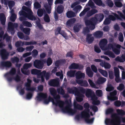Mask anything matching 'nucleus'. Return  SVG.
<instances>
[{"mask_svg": "<svg viewBox=\"0 0 125 125\" xmlns=\"http://www.w3.org/2000/svg\"><path fill=\"white\" fill-rule=\"evenodd\" d=\"M83 107L85 108L81 113V115H84L88 116V114H89L90 110L89 108L90 106L89 104L87 103H85L83 104Z\"/></svg>", "mask_w": 125, "mask_h": 125, "instance_id": "423d86ee", "label": "nucleus"}, {"mask_svg": "<svg viewBox=\"0 0 125 125\" xmlns=\"http://www.w3.org/2000/svg\"><path fill=\"white\" fill-rule=\"evenodd\" d=\"M11 66L12 64L9 61H1L0 63V68L2 69H3L4 67L9 68Z\"/></svg>", "mask_w": 125, "mask_h": 125, "instance_id": "9b49d317", "label": "nucleus"}, {"mask_svg": "<svg viewBox=\"0 0 125 125\" xmlns=\"http://www.w3.org/2000/svg\"><path fill=\"white\" fill-rule=\"evenodd\" d=\"M115 75V77H120L119 71V69L117 67L114 68Z\"/></svg>", "mask_w": 125, "mask_h": 125, "instance_id": "6e6d98bb", "label": "nucleus"}, {"mask_svg": "<svg viewBox=\"0 0 125 125\" xmlns=\"http://www.w3.org/2000/svg\"><path fill=\"white\" fill-rule=\"evenodd\" d=\"M0 20L1 24L3 25H5L6 20V18L5 17L4 14L3 13L0 14Z\"/></svg>", "mask_w": 125, "mask_h": 125, "instance_id": "c756f323", "label": "nucleus"}, {"mask_svg": "<svg viewBox=\"0 0 125 125\" xmlns=\"http://www.w3.org/2000/svg\"><path fill=\"white\" fill-rule=\"evenodd\" d=\"M76 71L75 70H70L67 72V74L68 76L72 77H74L75 75Z\"/></svg>", "mask_w": 125, "mask_h": 125, "instance_id": "473e14b6", "label": "nucleus"}, {"mask_svg": "<svg viewBox=\"0 0 125 125\" xmlns=\"http://www.w3.org/2000/svg\"><path fill=\"white\" fill-rule=\"evenodd\" d=\"M121 47V45H120L118 44L116 45V44L114 43L113 44L109 43L108 45V48H118L120 49Z\"/></svg>", "mask_w": 125, "mask_h": 125, "instance_id": "e433bc0d", "label": "nucleus"}, {"mask_svg": "<svg viewBox=\"0 0 125 125\" xmlns=\"http://www.w3.org/2000/svg\"><path fill=\"white\" fill-rule=\"evenodd\" d=\"M82 8V7L81 5H79L75 6L73 10L76 13H77L80 12Z\"/></svg>", "mask_w": 125, "mask_h": 125, "instance_id": "c03bdc74", "label": "nucleus"}, {"mask_svg": "<svg viewBox=\"0 0 125 125\" xmlns=\"http://www.w3.org/2000/svg\"><path fill=\"white\" fill-rule=\"evenodd\" d=\"M106 80V78L103 77H100L98 78L97 83L98 84H101L104 83Z\"/></svg>", "mask_w": 125, "mask_h": 125, "instance_id": "f704fd0d", "label": "nucleus"}, {"mask_svg": "<svg viewBox=\"0 0 125 125\" xmlns=\"http://www.w3.org/2000/svg\"><path fill=\"white\" fill-rule=\"evenodd\" d=\"M18 26V24L17 23H13L11 22H9L8 23V29L11 31L12 34H14V28H17Z\"/></svg>", "mask_w": 125, "mask_h": 125, "instance_id": "1a4fd4ad", "label": "nucleus"}, {"mask_svg": "<svg viewBox=\"0 0 125 125\" xmlns=\"http://www.w3.org/2000/svg\"><path fill=\"white\" fill-rule=\"evenodd\" d=\"M10 60L13 63H14L15 62L18 63L19 62L20 60L19 58L17 57H14L11 58Z\"/></svg>", "mask_w": 125, "mask_h": 125, "instance_id": "3c124183", "label": "nucleus"}, {"mask_svg": "<svg viewBox=\"0 0 125 125\" xmlns=\"http://www.w3.org/2000/svg\"><path fill=\"white\" fill-rule=\"evenodd\" d=\"M0 54L1 59L5 60L8 59L9 53L5 49H3L0 51Z\"/></svg>", "mask_w": 125, "mask_h": 125, "instance_id": "ddd939ff", "label": "nucleus"}, {"mask_svg": "<svg viewBox=\"0 0 125 125\" xmlns=\"http://www.w3.org/2000/svg\"><path fill=\"white\" fill-rule=\"evenodd\" d=\"M103 32L100 31H97L93 33V35L95 37L97 38H101L103 35Z\"/></svg>", "mask_w": 125, "mask_h": 125, "instance_id": "a878e982", "label": "nucleus"}, {"mask_svg": "<svg viewBox=\"0 0 125 125\" xmlns=\"http://www.w3.org/2000/svg\"><path fill=\"white\" fill-rule=\"evenodd\" d=\"M45 74L44 75L41 74L39 76H41V81L42 82H44L45 81L44 77L45 78L46 80H48L50 78L51 75L50 72H46V71H45Z\"/></svg>", "mask_w": 125, "mask_h": 125, "instance_id": "dca6fc26", "label": "nucleus"}, {"mask_svg": "<svg viewBox=\"0 0 125 125\" xmlns=\"http://www.w3.org/2000/svg\"><path fill=\"white\" fill-rule=\"evenodd\" d=\"M48 83L51 86H57L59 85V81L57 79H52L49 81Z\"/></svg>", "mask_w": 125, "mask_h": 125, "instance_id": "6ab92c4d", "label": "nucleus"}, {"mask_svg": "<svg viewBox=\"0 0 125 125\" xmlns=\"http://www.w3.org/2000/svg\"><path fill=\"white\" fill-rule=\"evenodd\" d=\"M47 97V94H46L43 93H40L38 94V96L37 97V100L39 101H41L42 99H44V102L45 103L48 104L50 100L46 99Z\"/></svg>", "mask_w": 125, "mask_h": 125, "instance_id": "20e7f679", "label": "nucleus"}, {"mask_svg": "<svg viewBox=\"0 0 125 125\" xmlns=\"http://www.w3.org/2000/svg\"><path fill=\"white\" fill-rule=\"evenodd\" d=\"M96 95L99 97H101L102 96V91L101 90H98L96 91Z\"/></svg>", "mask_w": 125, "mask_h": 125, "instance_id": "774afa93", "label": "nucleus"}, {"mask_svg": "<svg viewBox=\"0 0 125 125\" xmlns=\"http://www.w3.org/2000/svg\"><path fill=\"white\" fill-rule=\"evenodd\" d=\"M22 24L24 26H25L30 27H31L32 26L31 24L27 21H23L22 22Z\"/></svg>", "mask_w": 125, "mask_h": 125, "instance_id": "8fccbe9b", "label": "nucleus"}, {"mask_svg": "<svg viewBox=\"0 0 125 125\" xmlns=\"http://www.w3.org/2000/svg\"><path fill=\"white\" fill-rule=\"evenodd\" d=\"M50 91V93L54 99H60V96L59 95L57 94V91L53 88H51Z\"/></svg>", "mask_w": 125, "mask_h": 125, "instance_id": "aec40b11", "label": "nucleus"}, {"mask_svg": "<svg viewBox=\"0 0 125 125\" xmlns=\"http://www.w3.org/2000/svg\"><path fill=\"white\" fill-rule=\"evenodd\" d=\"M76 83L81 86L87 87L89 85L87 82L85 80H77L76 81Z\"/></svg>", "mask_w": 125, "mask_h": 125, "instance_id": "412c9836", "label": "nucleus"}, {"mask_svg": "<svg viewBox=\"0 0 125 125\" xmlns=\"http://www.w3.org/2000/svg\"><path fill=\"white\" fill-rule=\"evenodd\" d=\"M33 12L26 14L25 17L31 21H35L36 20V18L33 15Z\"/></svg>", "mask_w": 125, "mask_h": 125, "instance_id": "c85d7f7f", "label": "nucleus"}, {"mask_svg": "<svg viewBox=\"0 0 125 125\" xmlns=\"http://www.w3.org/2000/svg\"><path fill=\"white\" fill-rule=\"evenodd\" d=\"M81 26L79 24L75 25L73 27L74 31L75 32H78L80 30Z\"/></svg>", "mask_w": 125, "mask_h": 125, "instance_id": "72a5a7b5", "label": "nucleus"}, {"mask_svg": "<svg viewBox=\"0 0 125 125\" xmlns=\"http://www.w3.org/2000/svg\"><path fill=\"white\" fill-rule=\"evenodd\" d=\"M88 116L83 115H81L82 118H84L86 122L88 124H92L93 122L94 119V118L93 117L91 119H89L90 117V114H88Z\"/></svg>", "mask_w": 125, "mask_h": 125, "instance_id": "f3484780", "label": "nucleus"}, {"mask_svg": "<svg viewBox=\"0 0 125 125\" xmlns=\"http://www.w3.org/2000/svg\"><path fill=\"white\" fill-rule=\"evenodd\" d=\"M77 92H79L82 94H85L86 92V90L84 89L83 87H80L79 89Z\"/></svg>", "mask_w": 125, "mask_h": 125, "instance_id": "338daca9", "label": "nucleus"}, {"mask_svg": "<svg viewBox=\"0 0 125 125\" xmlns=\"http://www.w3.org/2000/svg\"><path fill=\"white\" fill-rule=\"evenodd\" d=\"M115 60L116 61L123 62L124 61H125V55L122 54L121 57L118 56L115 58Z\"/></svg>", "mask_w": 125, "mask_h": 125, "instance_id": "7c9ffc66", "label": "nucleus"}, {"mask_svg": "<svg viewBox=\"0 0 125 125\" xmlns=\"http://www.w3.org/2000/svg\"><path fill=\"white\" fill-rule=\"evenodd\" d=\"M96 16L97 18L98 21L99 22H101L103 19L104 16L103 13H99L98 14H96Z\"/></svg>", "mask_w": 125, "mask_h": 125, "instance_id": "a19ab883", "label": "nucleus"}, {"mask_svg": "<svg viewBox=\"0 0 125 125\" xmlns=\"http://www.w3.org/2000/svg\"><path fill=\"white\" fill-rule=\"evenodd\" d=\"M64 10V7L62 5H59L58 6L56 9V11L59 14L62 13Z\"/></svg>", "mask_w": 125, "mask_h": 125, "instance_id": "79ce46f5", "label": "nucleus"}, {"mask_svg": "<svg viewBox=\"0 0 125 125\" xmlns=\"http://www.w3.org/2000/svg\"><path fill=\"white\" fill-rule=\"evenodd\" d=\"M123 12L125 14V16L119 11H117V12L119 14V16L121 18V19L122 18L125 20V9L123 10Z\"/></svg>", "mask_w": 125, "mask_h": 125, "instance_id": "bf43d9fd", "label": "nucleus"}, {"mask_svg": "<svg viewBox=\"0 0 125 125\" xmlns=\"http://www.w3.org/2000/svg\"><path fill=\"white\" fill-rule=\"evenodd\" d=\"M13 79L16 82H18L21 81V77L19 75L17 74L15 77H13Z\"/></svg>", "mask_w": 125, "mask_h": 125, "instance_id": "0e129e2a", "label": "nucleus"}, {"mask_svg": "<svg viewBox=\"0 0 125 125\" xmlns=\"http://www.w3.org/2000/svg\"><path fill=\"white\" fill-rule=\"evenodd\" d=\"M116 112L118 115L121 116H123L125 115V112L123 110L117 109L116 110Z\"/></svg>", "mask_w": 125, "mask_h": 125, "instance_id": "49530a36", "label": "nucleus"}, {"mask_svg": "<svg viewBox=\"0 0 125 125\" xmlns=\"http://www.w3.org/2000/svg\"><path fill=\"white\" fill-rule=\"evenodd\" d=\"M104 54L108 55L109 57L112 58H114L115 57L114 54L112 52L109 51H107L105 52Z\"/></svg>", "mask_w": 125, "mask_h": 125, "instance_id": "37998d69", "label": "nucleus"}, {"mask_svg": "<svg viewBox=\"0 0 125 125\" xmlns=\"http://www.w3.org/2000/svg\"><path fill=\"white\" fill-rule=\"evenodd\" d=\"M60 99H55L56 102H55L53 98L51 97L49 98L50 101H51L53 104L55 105L56 106H58L59 107L62 108L63 107L64 103L63 101L59 100Z\"/></svg>", "mask_w": 125, "mask_h": 125, "instance_id": "39448f33", "label": "nucleus"}, {"mask_svg": "<svg viewBox=\"0 0 125 125\" xmlns=\"http://www.w3.org/2000/svg\"><path fill=\"white\" fill-rule=\"evenodd\" d=\"M109 49H112L113 51L116 55H119L120 54V51L119 49H118L115 48H108Z\"/></svg>", "mask_w": 125, "mask_h": 125, "instance_id": "5fc2aeb1", "label": "nucleus"}, {"mask_svg": "<svg viewBox=\"0 0 125 125\" xmlns=\"http://www.w3.org/2000/svg\"><path fill=\"white\" fill-rule=\"evenodd\" d=\"M90 32L89 28L86 27L84 28L83 30V33L84 35H87Z\"/></svg>", "mask_w": 125, "mask_h": 125, "instance_id": "13d9d810", "label": "nucleus"}, {"mask_svg": "<svg viewBox=\"0 0 125 125\" xmlns=\"http://www.w3.org/2000/svg\"><path fill=\"white\" fill-rule=\"evenodd\" d=\"M30 29L29 28H25L23 29L22 31L25 34L29 35L30 33Z\"/></svg>", "mask_w": 125, "mask_h": 125, "instance_id": "4d7b16f0", "label": "nucleus"}, {"mask_svg": "<svg viewBox=\"0 0 125 125\" xmlns=\"http://www.w3.org/2000/svg\"><path fill=\"white\" fill-rule=\"evenodd\" d=\"M45 70H44L41 72V71L35 69H33L31 70V73L33 75H36L37 77L39 78V76L41 74L44 75L45 74Z\"/></svg>", "mask_w": 125, "mask_h": 125, "instance_id": "4468645a", "label": "nucleus"}, {"mask_svg": "<svg viewBox=\"0 0 125 125\" xmlns=\"http://www.w3.org/2000/svg\"><path fill=\"white\" fill-rule=\"evenodd\" d=\"M44 21L46 22H49L50 21V19L48 15L46 14H45L43 17Z\"/></svg>", "mask_w": 125, "mask_h": 125, "instance_id": "603ef678", "label": "nucleus"}, {"mask_svg": "<svg viewBox=\"0 0 125 125\" xmlns=\"http://www.w3.org/2000/svg\"><path fill=\"white\" fill-rule=\"evenodd\" d=\"M117 94V91L114 90L110 93V95L108 96V98L109 100L111 101H114L118 99V97L115 96Z\"/></svg>", "mask_w": 125, "mask_h": 125, "instance_id": "f8f14e48", "label": "nucleus"}, {"mask_svg": "<svg viewBox=\"0 0 125 125\" xmlns=\"http://www.w3.org/2000/svg\"><path fill=\"white\" fill-rule=\"evenodd\" d=\"M15 2L13 1H10L8 2V6L10 9L12 8L15 5Z\"/></svg>", "mask_w": 125, "mask_h": 125, "instance_id": "680f3d73", "label": "nucleus"}, {"mask_svg": "<svg viewBox=\"0 0 125 125\" xmlns=\"http://www.w3.org/2000/svg\"><path fill=\"white\" fill-rule=\"evenodd\" d=\"M107 40L105 39L101 40L100 42L99 45L100 48L102 50H105L106 49V46L107 43Z\"/></svg>", "mask_w": 125, "mask_h": 125, "instance_id": "2eb2a0df", "label": "nucleus"}, {"mask_svg": "<svg viewBox=\"0 0 125 125\" xmlns=\"http://www.w3.org/2000/svg\"><path fill=\"white\" fill-rule=\"evenodd\" d=\"M98 70L99 72H100L103 76L106 77H107L108 73L106 71L104 70L100 69H99Z\"/></svg>", "mask_w": 125, "mask_h": 125, "instance_id": "a18cd8bd", "label": "nucleus"}, {"mask_svg": "<svg viewBox=\"0 0 125 125\" xmlns=\"http://www.w3.org/2000/svg\"><path fill=\"white\" fill-rule=\"evenodd\" d=\"M43 60H35L34 62V66L35 68L37 69H42L43 66Z\"/></svg>", "mask_w": 125, "mask_h": 125, "instance_id": "0eeeda50", "label": "nucleus"}, {"mask_svg": "<svg viewBox=\"0 0 125 125\" xmlns=\"http://www.w3.org/2000/svg\"><path fill=\"white\" fill-rule=\"evenodd\" d=\"M65 62V60H58L56 61L55 62V65L58 67L59 65L62 63H64Z\"/></svg>", "mask_w": 125, "mask_h": 125, "instance_id": "4c0bfd02", "label": "nucleus"}, {"mask_svg": "<svg viewBox=\"0 0 125 125\" xmlns=\"http://www.w3.org/2000/svg\"><path fill=\"white\" fill-rule=\"evenodd\" d=\"M115 1H115V4L116 6L120 8L123 6L122 3L119 1V0H115Z\"/></svg>", "mask_w": 125, "mask_h": 125, "instance_id": "052dcab7", "label": "nucleus"}, {"mask_svg": "<svg viewBox=\"0 0 125 125\" xmlns=\"http://www.w3.org/2000/svg\"><path fill=\"white\" fill-rule=\"evenodd\" d=\"M78 89L76 87H73V88H68L67 89V91L69 93L74 94L77 91Z\"/></svg>", "mask_w": 125, "mask_h": 125, "instance_id": "2f4dec72", "label": "nucleus"}, {"mask_svg": "<svg viewBox=\"0 0 125 125\" xmlns=\"http://www.w3.org/2000/svg\"><path fill=\"white\" fill-rule=\"evenodd\" d=\"M45 12V11L44 9H40L38 10L37 14L38 16L41 17L43 16L44 13Z\"/></svg>", "mask_w": 125, "mask_h": 125, "instance_id": "c9c22d12", "label": "nucleus"}, {"mask_svg": "<svg viewBox=\"0 0 125 125\" xmlns=\"http://www.w3.org/2000/svg\"><path fill=\"white\" fill-rule=\"evenodd\" d=\"M66 103L67 105L65 108L63 109V112L72 115L75 114L76 111L71 108V104L69 103L67 101L66 102Z\"/></svg>", "mask_w": 125, "mask_h": 125, "instance_id": "7ed1b4c3", "label": "nucleus"}, {"mask_svg": "<svg viewBox=\"0 0 125 125\" xmlns=\"http://www.w3.org/2000/svg\"><path fill=\"white\" fill-rule=\"evenodd\" d=\"M85 95L87 97H89L92 95V92L91 89H88L86 90Z\"/></svg>", "mask_w": 125, "mask_h": 125, "instance_id": "09e8293b", "label": "nucleus"}, {"mask_svg": "<svg viewBox=\"0 0 125 125\" xmlns=\"http://www.w3.org/2000/svg\"><path fill=\"white\" fill-rule=\"evenodd\" d=\"M66 15L67 17L69 18L73 17L75 16V13L71 11H68L66 13Z\"/></svg>", "mask_w": 125, "mask_h": 125, "instance_id": "58836bf2", "label": "nucleus"}, {"mask_svg": "<svg viewBox=\"0 0 125 125\" xmlns=\"http://www.w3.org/2000/svg\"><path fill=\"white\" fill-rule=\"evenodd\" d=\"M74 109L77 112V109L81 110L83 109V107L80 104H77L76 102H74Z\"/></svg>", "mask_w": 125, "mask_h": 125, "instance_id": "cd10ccee", "label": "nucleus"}, {"mask_svg": "<svg viewBox=\"0 0 125 125\" xmlns=\"http://www.w3.org/2000/svg\"><path fill=\"white\" fill-rule=\"evenodd\" d=\"M57 91L58 94L63 95H64V97L67 98L68 97L69 95L68 94H65L64 90L62 87H61L60 88H58Z\"/></svg>", "mask_w": 125, "mask_h": 125, "instance_id": "4be33fe9", "label": "nucleus"}, {"mask_svg": "<svg viewBox=\"0 0 125 125\" xmlns=\"http://www.w3.org/2000/svg\"><path fill=\"white\" fill-rule=\"evenodd\" d=\"M32 64L31 63H25L23 66V68L27 69L31 66Z\"/></svg>", "mask_w": 125, "mask_h": 125, "instance_id": "69168bd1", "label": "nucleus"}, {"mask_svg": "<svg viewBox=\"0 0 125 125\" xmlns=\"http://www.w3.org/2000/svg\"><path fill=\"white\" fill-rule=\"evenodd\" d=\"M90 8L89 7L85 8L83 10L80 14L79 16L81 17L83 16L85 14L86 12L90 10Z\"/></svg>", "mask_w": 125, "mask_h": 125, "instance_id": "ea45409f", "label": "nucleus"}, {"mask_svg": "<svg viewBox=\"0 0 125 125\" xmlns=\"http://www.w3.org/2000/svg\"><path fill=\"white\" fill-rule=\"evenodd\" d=\"M84 66L82 65H79L75 63H73L69 66V68L70 69H78L79 70L82 69Z\"/></svg>", "mask_w": 125, "mask_h": 125, "instance_id": "9d476101", "label": "nucleus"}, {"mask_svg": "<svg viewBox=\"0 0 125 125\" xmlns=\"http://www.w3.org/2000/svg\"><path fill=\"white\" fill-rule=\"evenodd\" d=\"M49 6L47 5L45 6L44 7L45 8L48 14H50L51 13V6L52 5L53 0H47Z\"/></svg>", "mask_w": 125, "mask_h": 125, "instance_id": "a211bd4d", "label": "nucleus"}, {"mask_svg": "<svg viewBox=\"0 0 125 125\" xmlns=\"http://www.w3.org/2000/svg\"><path fill=\"white\" fill-rule=\"evenodd\" d=\"M22 9L27 12V13H26L27 14H28V13H29L32 12L31 9L25 6H23L22 7Z\"/></svg>", "mask_w": 125, "mask_h": 125, "instance_id": "864d4df0", "label": "nucleus"}, {"mask_svg": "<svg viewBox=\"0 0 125 125\" xmlns=\"http://www.w3.org/2000/svg\"><path fill=\"white\" fill-rule=\"evenodd\" d=\"M114 16L110 15L109 16V18L110 20H112L113 21H114L116 20V19H117L118 20H121V18L119 16V15L115 13H114L113 14Z\"/></svg>", "mask_w": 125, "mask_h": 125, "instance_id": "b1692460", "label": "nucleus"}, {"mask_svg": "<svg viewBox=\"0 0 125 125\" xmlns=\"http://www.w3.org/2000/svg\"><path fill=\"white\" fill-rule=\"evenodd\" d=\"M17 18L16 15L14 13L12 14L10 18V20L12 22H14Z\"/></svg>", "mask_w": 125, "mask_h": 125, "instance_id": "e2e57ef3", "label": "nucleus"}, {"mask_svg": "<svg viewBox=\"0 0 125 125\" xmlns=\"http://www.w3.org/2000/svg\"><path fill=\"white\" fill-rule=\"evenodd\" d=\"M86 72L87 75L90 77H92L94 75V73L92 72L89 67H87L86 69Z\"/></svg>", "mask_w": 125, "mask_h": 125, "instance_id": "bb28decb", "label": "nucleus"}, {"mask_svg": "<svg viewBox=\"0 0 125 125\" xmlns=\"http://www.w3.org/2000/svg\"><path fill=\"white\" fill-rule=\"evenodd\" d=\"M92 34H88L86 36V41L89 43H91L93 42L94 40L93 37H92Z\"/></svg>", "mask_w": 125, "mask_h": 125, "instance_id": "393cba45", "label": "nucleus"}, {"mask_svg": "<svg viewBox=\"0 0 125 125\" xmlns=\"http://www.w3.org/2000/svg\"><path fill=\"white\" fill-rule=\"evenodd\" d=\"M76 20V19L74 18L69 20L67 21V24L68 26H71L75 22Z\"/></svg>", "mask_w": 125, "mask_h": 125, "instance_id": "de8ad7c7", "label": "nucleus"}, {"mask_svg": "<svg viewBox=\"0 0 125 125\" xmlns=\"http://www.w3.org/2000/svg\"><path fill=\"white\" fill-rule=\"evenodd\" d=\"M16 73V70L15 68H13L9 72L5 73L4 75V76L7 78V80L9 82H11L13 80V77H11V76L14 75Z\"/></svg>", "mask_w": 125, "mask_h": 125, "instance_id": "f03ea898", "label": "nucleus"}, {"mask_svg": "<svg viewBox=\"0 0 125 125\" xmlns=\"http://www.w3.org/2000/svg\"><path fill=\"white\" fill-rule=\"evenodd\" d=\"M76 78L77 79L82 78H84L85 77V74L84 73H82L80 71H79L75 73Z\"/></svg>", "mask_w": 125, "mask_h": 125, "instance_id": "5701e85b", "label": "nucleus"}, {"mask_svg": "<svg viewBox=\"0 0 125 125\" xmlns=\"http://www.w3.org/2000/svg\"><path fill=\"white\" fill-rule=\"evenodd\" d=\"M111 117L115 119H111L109 118H106L105 121L106 124L108 125L110 124L112 125H125L124 124H120L121 122V120H122L123 123H125V117L123 118L122 117L118 116H117V114L116 113L112 114Z\"/></svg>", "mask_w": 125, "mask_h": 125, "instance_id": "f257e3e1", "label": "nucleus"}, {"mask_svg": "<svg viewBox=\"0 0 125 125\" xmlns=\"http://www.w3.org/2000/svg\"><path fill=\"white\" fill-rule=\"evenodd\" d=\"M27 81V82L25 84V86L26 87V90L27 91H31L33 92L35 90V88L31 86V84L32 82L31 80L28 78Z\"/></svg>", "mask_w": 125, "mask_h": 125, "instance_id": "6e6552de", "label": "nucleus"}]
</instances>
